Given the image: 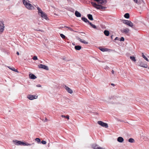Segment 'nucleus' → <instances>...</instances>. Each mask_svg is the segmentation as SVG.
<instances>
[{
  "label": "nucleus",
  "mask_w": 149,
  "mask_h": 149,
  "mask_svg": "<svg viewBox=\"0 0 149 149\" xmlns=\"http://www.w3.org/2000/svg\"><path fill=\"white\" fill-rule=\"evenodd\" d=\"M123 23L131 27H132L133 26V23L130 21L124 20H123Z\"/></svg>",
  "instance_id": "4"
},
{
  "label": "nucleus",
  "mask_w": 149,
  "mask_h": 149,
  "mask_svg": "<svg viewBox=\"0 0 149 149\" xmlns=\"http://www.w3.org/2000/svg\"><path fill=\"white\" fill-rule=\"evenodd\" d=\"M65 118L69 119V116L68 115H67L65 116Z\"/></svg>",
  "instance_id": "38"
},
{
  "label": "nucleus",
  "mask_w": 149,
  "mask_h": 149,
  "mask_svg": "<svg viewBox=\"0 0 149 149\" xmlns=\"http://www.w3.org/2000/svg\"><path fill=\"white\" fill-rule=\"evenodd\" d=\"M75 16L77 17H80L81 16V14L77 10L75 12Z\"/></svg>",
  "instance_id": "15"
},
{
  "label": "nucleus",
  "mask_w": 149,
  "mask_h": 149,
  "mask_svg": "<svg viewBox=\"0 0 149 149\" xmlns=\"http://www.w3.org/2000/svg\"><path fill=\"white\" fill-rule=\"evenodd\" d=\"M8 67L10 70H12L14 71L15 72H18V71H17V69H16L13 67H10V66H8Z\"/></svg>",
  "instance_id": "19"
},
{
  "label": "nucleus",
  "mask_w": 149,
  "mask_h": 149,
  "mask_svg": "<svg viewBox=\"0 0 149 149\" xmlns=\"http://www.w3.org/2000/svg\"><path fill=\"white\" fill-rule=\"evenodd\" d=\"M118 37H116L115 39V40H118Z\"/></svg>",
  "instance_id": "43"
},
{
  "label": "nucleus",
  "mask_w": 149,
  "mask_h": 149,
  "mask_svg": "<svg viewBox=\"0 0 149 149\" xmlns=\"http://www.w3.org/2000/svg\"><path fill=\"white\" fill-rule=\"evenodd\" d=\"M98 149H105V148H103L101 147H99Z\"/></svg>",
  "instance_id": "41"
},
{
  "label": "nucleus",
  "mask_w": 149,
  "mask_h": 149,
  "mask_svg": "<svg viewBox=\"0 0 149 149\" xmlns=\"http://www.w3.org/2000/svg\"><path fill=\"white\" fill-rule=\"evenodd\" d=\"M91 3L94 7L101 10H104L106 8V7L102 6L100 5L99 4H97L96 3L93 2H91Z\"/></svg>",
  "instance_id": "3"
},
{
  "label": "nucleus",
  "mask_w": 149,
  "mask_h": 149,
  "mask_svg": "<svg viewBox=\"0 0 149 149\" xmlns=\"http://www.w3.org/2000/svg\"><path fill=\"white\" fill-rule=\"evenodd\" d=\"M81 19L85 22H88V23L90 22L88 20V19L85 17H82L81 18Z\"/></svg>",
  "instance_id": "18"
},
{
  "label": "nucleus",
  "mask_w": 149,
  "mask_h": 149,
  "mask_svg": "<svg viewBox=\"0 0 149 149\" xmlns=\"http://www.w3.org/2000/svg\"><path fill=\"white\" fill-rule=\"evenodd\" d=\"M130 59L133 61L135 62L136 61L135 57L133 56H131L130 57Z\"/></svg>",
  "instance_id": "25"
},
{
  "label": "nucleus",
  "mask_w": 149,
  "mask_h": 149,
  "mask_svg": "<svg viewBox=\"0 0 149 149\" xmlns=\"http://www.w3.org/2000/svg\"><path fill=\"white\" fill-rule=\"evenodd\" d=\"M89 24H90V25L93 28L95 29L96 28V26L95 25L92 24L90 22L89 23Z\"/></svg>",
  "instance_id": "24"
},
{
  "label": "nucleus",
  "mask_w": 149,
  "mask_h": 149,
  "mask_svg": "<svg viewBox=\"0 0 149 149\" xmlns=\"http://www.w3.org/2000/svg\"><path fill=\"white\" fill-rule=\"evenodd\" d=\"M61 37L63 39H65V36L63 34H61L60 35Z\"/></svg>",
  "instance_id": "33"
},
{
  "label": "nucleus",
  "mask_w": 149,
  "mask_h": 149,
  "mask_svg": "<svg viewBox=\"0 0 149 149\" xmlns=\"http://www.w3.org/2000/svg\"><path fill=\"white\" fill-rule=\"evenodd\" d=\"M111 72L113 74H114V71H113V70H112L111 71Z\"/></svg>",
  "instance_id": "44"
},
{
  "label": "nucleus",
  "mask_w": 149,
  "mask_h": 149,
  "mask_svg": "<svg viewBox=\"0 0 149 149\" xmlns=\"http://www.w3.org/2000/svg\"><path fill=\"white\" fill-rule=\"evenodd\" d=\"M41 85L40 84H38V87H41Z\"/></svg>",
  "instance_id": "47"
},
{
  "label": "nucleus",
  "mask_w": 149,
  "mask_h": 149,
  "mask_svg": "<svg viewBox=\"0 0 149 149\" xmlns=\"http://www.w3.org/2000/svg\"><path fill=\"white\" fill-rule=\"evenodd\" d=\"M77 40H79V41L80 42H81L82 43H83L84 44H88V42H86V41H85L84 40H82V39H81L79 37H77Z\"/></svg>",
  "instance_id": "13"
},
{
  "label": "nucleus",
  "mask_w": 149,
  "mask_h": 149,
  "mask_svg": "<svg viewBox=\"0 0 149 149\" xmlns=\"http://www.w3.org/2000/svg\"><path fill=\"white\" fill-rule=\"evenodd\" d=\"M65 116L63 115L61 116V117L63 118H65Z\"/></svg>",
  "instance_id": "42"
},
{
  "label": "nucleus",
  "mask_w": 149,
  "mask_h": 149,
  "mask_svg": "<svg viewBox=\"0 0 149 149\" xmlns=\"http://www.w3.org/2000/svg\"><path fill=\"white\" fill-rule=\"evenodd\" d=\"M85 1L86 2V3L88 4L90 2L89 0H85Z\"/></svg>",
  "instance_id": "36"
},
{
  "label": "nucleus",
  "mask_w": 149,
  "mask_h": 149,
  "mask_svg": "<svg viewBox=\"0 0 149 149\" xmlns=\"http://www.w3.org/2000/svg\"><path fill=\"white\" fill-rule=\"evenodd\" d=\"M91 146L94 149H98L99 147L96 144H93Z\"/></svg>",
  "instance_id": "16"
},
{
  "label": "nucleus",
  "mask_w": 149,
  "mask_h": 149,
  "mask_svg": "<svg viewBox=\"0 0 149 149\" xmlns=\"http://www.w3.org/2000/svg\"><path fill=\"white\" fill-rule=\"evenodd\" d=\"M94 1H97L98 4L105 3L107 2L106 0H94Z\"/></svg>",
  "instance_id": "10"
},
{
  "label": "nucleus",
  "mask_w": 149,
  "mask_h": 149,
  "mask_svg": "<svg viewBox=\"0 0 149 149\" xmlns=\"http://www.w3.org/2000/svg\"><path fill=\"white\" fill-rule=\"evenodd\" d=\"M35 140L36 141H37V140H38V139H37V138H36L35 139Z\"/></svg>",
  "instance_id": "48"
},
{
  "label": "nucleus",
  "mask_w": 149,
  "mask_h": 149,
  "mask_svg": "<svg viewBox=\"0 0 149 149\" xmlns=\"http://www.w3.org/2000/svg\"><path fill=\"white\" fill-rule=\"evenodd\" d=\"M14 143L16 145H24V142L23 141H18L15 140V141H13Z\"/></svg>",
  "instance_id": "6"
},
{
  "label": "nucleus",
  "mask_w": 149,
  "mask_h": 149,
  "mask_svg": "<svg viewBox=\"0 0 149 149\" xmlns=\"http://www.w3.org/2000/svg\"><path fill=\"white\" fill-rule=\"evenodd\" d=\"M88 19L91 20H93L92 15L90 14H88L87 15Z\"/></svg>",
  "instance_id": "17"
},
{
  "label": "nucleus",
  "mask_w": 149,
  "mask_h": 149,
  "mask_svg": "<svg viewBox=\"0 0 149 149\" xmlns=\"http://www.w3.org/2000/svg\"><path fill=\"white\" fill-rule=\"evenodd\" d=\"M38 15L41 17L43 20L44 19L46 20H49L47 14L38 7Z\"/></svg>",
  "instance_id": "1"
},
{
  "label": "nucleus",
  "mask_w": 149,
  "mask_h": 149,
  "mask_svg": "<svg viewBox=\"0 0 149 149\" xmlns=\"http://www.w3.org/2000/svg\"><path fill=\"white\" fill-rule=\"evenodd\" d=\"M130 31L129 29L127 28L123 29L121 30V31L122 33L125 34L128 33Z\"/></svg>",
  "instance_id": "9"
},
{
  "label": "nucleus",
  "mask_w": 149,
  "mask_h": 149,
  "mask_svg": "<svg viewBox=\"0 0 149 149\" xmlns=\"http://www.w3.org/2000/svg\"><path fill=\"white\" fill-rule=\"evenodd\" d=\"M120 41H124V38L123 37H121L120 38Z\"/></svg>",
  "instance_id": "37"
},
{
  "label": "nucleus",
  "mask_w": 149,
  "mask_h": 149,
  "mask_svg": "<svg viewBox=\"0 0 149 149\" xmlns=\"http://www.w3.org/2000/svg\"><path fill=\"white\" fill-rule=\"evenodd\" d=\"M97 123L100 125L102 127H104L106 128H107L108 127V125L107 123H104L102 121H99L97 122Z\"/></svg>",
  "instance_id": "5"
},
{
  "label": "nucleus",
  "mask_w": 149,
  "mask_h": 149,
  "mask_svg": "<svg viewBox=\"0 0 149 149\" xmlns=\"http://www.w3.org/2000/svg\"><path fill=\"white\" fill-rule=\"evenodd\" d=\"M104 34L106 36H108L109 34V31L107 30H105L104 32Z\"/></svg>",
  "instance_id": "23"
},
{
  "label": "nucleus",
  "mask_w": 149,
  "mask_h": 149,
  "mask_svg": "<svg viewBox=\"0 0 149 149\" xmlns=\"http://www.w3.org/2000/svg\"><path fill=\"white\" fill-rule=\"evenodd\" d=\"M81 33H84V34H85V33H84V32H81Z\"/></svg>",
  "instance_id": "50"
},
{
  "label": "nucleus",
  "mask_w": 149,
  "mask_h": 149,
  "mask_svg": "<svg viewBox=\"0 0 149 149\" xmlns=\"http://www.w3.org/2000/svg\"><path fill=\"white\" fill-rule=\"evenodd\" d=\"M0 27H4V28L5 27L3 21H0Z\"/></svg>",
  "instance_id": "27"
},
{
  "label": "nucleus",
  "mask_w": 149,
  "mask_h": 149,
  "mask_svg": "<svg viewBox=\"0 0 149 149\" xmlns=\"http://www.w3.org/2000/svg\"><path fill=\"white\" fill-rule=\"evenodd\" d=\"M38 143H41V142H40V139L39 138H38Z\"/></svg>",
  "instance_id": "39"
},
{
  "label": "nucleus",
  "mask_w": 149,
  "mask_h": 149,
  "mask_svg": "<svg viewBox=\"0 0 149 149\" xmlns=\"http://www.w3.org/2000/svg\"><path fill=\"white\" fill-rule=\"evenodd\" d=\"M99 49L102 52H106L108 51V49L106 48H102L101 47H100Z\"/></svg>",
  "instance_id": "21"
},
{
  "label": "nucleus",
  "mask_w": 149,
  "mask_h": 149,
  "mask_svg": "<svg viewBox=\"0 0 149 149\" xmlns=\"http://www.w3.org/2000/svg\"><path fill=\"white\" fill-rule=\"evenodd\" d=\"M128 141L130 143H133L134 142V140L133 139L131 138L129 139Z\"/></svg>",
  "instance_id": "31"
},
{
  "label": "nucleus",
  "mask_w": 149,
  "mask_h": 149,
  "mask_svg": "<svg viewBox=\"0 0 149 149\" xmlns=\"http://www.w3.org/2000/svg\"><path fill=\"white\" fill-rule=\"evenodd\" d=\"M64 27L67 28L69 30L71 31H74V30H73V29L72 28H70L69 27H68V26H64Z\"/></svg>",
  "instance_id": "32"
},
{
  "label": "nucleus",
  "mask_w": 149,
  "mask_h": 149,
  "mask_svg": "<svg viewBox=\"0 0 149 149\" xmlns=\"http://www.w3.org/2000/svg\"><path fill=\"white\" fill-rule=\"evenodd\" d=\"M34 144V143H27L24 142V145L23 146H30Z\"/></svg>",
  "instance_id": "30"
},
{
  "label": "nucleus",
  "mask_w": 149,
  "mask_h": 149,
  "mask_svg": "<svg viewBox=\"0 0 149 149\" xmlns=\"http://www.w3.org/2000/svg\"><path fill=\"white\" fill-rule=\"evenodd\" d=\"M41 143L43 144H45L46 143V142L45 141L43 140L41 142V143Z\"/></svg>",
  "instance_id": "34"
},
{
  "label": "nucleus",
  "mask_w": 149,
  "mask_h": 149,
  "mask_svg": "<svg viewBox=\"0 0 149 149\" xmlns=\"http://www.w3.org/2000/svg\"><path fill=\"white\" fill-rule=\"evenodd\" d=\"M22 2L26 8L29 10H33L35 9L34 6L31 4V1L29 0H22Z\"/></svg>",
  "instance_id": "2"
},
{
  "label": "nucleus",
  "mask_w": 149,
  "mask_h": 149,
  "mask_svg": "<svg viewBox=\"0 0 149 149\" xmlns=\"http://www.w3.org/2000/svg\"><path fill=\"white\" fill-rule=\"evenodd\" d=\"M38 31H40L41 32H43V31L42 30H38Z\"/></svg>",
  "instance_id": "49"
},
{
  "label": "nucleus",
  "mask_w": 149,
  "mask_h": 149,
  "mask_svg": "<svg viewBox=\"0 0 149 149\" xmlns=\"http://www.w3.org/2000/svg\"><path fill=\"white\" fill-rule=\"evenodd\" d=\"M64 88L67 90V91L70 94H72L73 93L72 90L68 87L65 86Z\"/></svg>",
  "instance_id": "12"
},
{
  "label": "nucleus",
  "mask_w": 149,
  "mask_h": 149,
  "mask_svg": "<svg viewBox=\"0 0 149 149\" xmlns=\"http://www.w3.org/2000/svg\"><path fill=\"white\" fill-rule=\"evenodd\" d=\"M133 1L136 3H137L138 2V0H133Z\"/></svg>",
  "instance_id": "40"
},
{
  "label": "nucleus",
  "mask_w": 149,
  "mask_h": 149,
  "mask_svg": "<svg viewBox=\"0 0 149 149\" xmlns=\"http://www.w3.org/2000/svg\"><path fill=\"white\" fill-rule=\"evenodd\" d=\"M81 47L80 46L77 45L74 47V49L77 50H79L81 49Z\"/></svg>",
  "instance_id": "22"
},
{
  "label": "nucleus",
  "mask_w": 149,
  "mask_h": 149,
  "mask_svg": "<svg viewBox=\"0 0 149 149\" xmlns=\"http://www.w3.org/2000/svg\"><path fill=\"white\" fill-rule=\"evenodd\" d=\"M139 63L140 64L139 65L141 67L145 68H147L148 67L147 65L146 64H144L142 61H140Z\"/></svg>",
  "instance_id": "11"
},
{
  "label": "nucleus",
  "mask_w": 149,
  "mask_h": 149,
  "mask_svg": "<svg viewBox=\"0 0 149 149\" xmlns=\"http://www.w3.org/2000/svg\"><path fill=\"white\" fill-rule=\"evenodd\" d=\"M30 78L32 79H35L36 78V77L33 74H31L29 75Z\"/></svg>",
  "instance_id": "20"
},
{
  "label": "nucleus",
  "mask_w": 149,
  "mask_h": 149,
  "mask_svg": "<svg viewBox=\"0 0 149 149\" xmlns=\"http://www.w3.org/2000/svg\"><path fill=\"white\" fill-rule=\"evenodd\" d=\"M142 57L146 61H148L149 60L148 59V58L143 54V53H142Z\"/></svg>",
  "instance_id": "29"
},
{
  "label": "nucleus",
  "mask_w": 149,
  "mask_h": 149,
  "mask_svg": "<svg viewBox=\"0 0 149 149\" xmlns=\"http://www.w3.org/2000/svg\"><path fill=\"white\" fill-rule=\"evenodd\" d=\"M16 54L18 55H19V52H17Z\"/></svg>",
  "instance_id": "45"
},
{
  "label": "nucleus",
  "mask_w": 149,
  "mask_h": 149,
  "mask_svg": "<svg viewBox=\"0 0 149 149\" xmlns=\"http://www.w3.org/2000/svg\"><path fill=\"white\" fill-rule=\"evenodd\" d=\"M148 58H149V56H148Z\"/></svg>",
  "instance_id": "52"
},
{
  "label": "nucleus",
  "mask_w": 149,
  "mask_h": 149,
  "mask_svg": "<svg viewBox=\"0 0 149 149\" xmlns=\"http://www.w3.org/2000/svg\"><path fill=\"white\" fill-rule=\"evenodd\" d=\"M111 38H112V36H111Z\"/></svg>",
  "instance_id": "51"
},
{
  "label": "nucleus",
  "mask_w": 149,
  "mask_h": 149,
  "mask_svg": "<svg viewBox=\"0 0 149 149\" xmlns=\"http://www.w3.org/2000/svg\"><path fill=\"white\" fill-rule=\"evenodd\" d=\"M4 27H0V33H1L4 30Z\"/></svg>",
  "instance_id": "28"
},
{
  "label": "nucleus",
  "mask_w": 149,
  "mask_h": 149,
  "mask_svg": "<svg viewBox=\"0 0 149 149\" xmlns=\"http://www.w3.org/2000/svg\"><path fill=\"white\" fill-rule=\"evenodd\" d=\"M117 141L119 142L122 143L124 139L121 137H119L117 138Z\"/></svg>",
  "instance_id": "14"
},
{
  "label": "nucleus",
  "mask_w": 149,
  "mask_h": 149,
  "mask_svg": "<svg viewBox=\"0 0 149 149\" xmlns=\"http://www.w3.org/2000/svg\"><path fill=\"white\" fill-rule=\"evenodd\" d=\"M111 85L113 86H115V85L113 84H111Z\"/></svg>",
  "instance_id": "46"
},
{
  "label": "nucleus",
  "mask_w": 149,
  "mask_h": 149,
  "mask_svg": "<svg viewBox=\"0 0 149 149\" xmlns=\"http://www.w3.org/2000/svg\"><path fill=\"white\" fill-rule=\"evenodd\" d=\"M27 98L31 100H33L37 98V96L33 95H32L30 94L27 95Z\"/></svg>",
  "instance_id": "7"
},
{
  "label": "nucleus",
  "mask_w": 149,
  "mask_h": 149,
  "mask_svg": "<svg viewBox=\"0 0 149 149\" xmlns=\"http://www.w3.org/2000/svg\"><path fill=\"white\" fill-rule=\"evenodd\" d=\"M124 16L126 18H129L130 17L129 14L128 13H126L125 14Z\"/></svg>",
  "instance_id": "26"
},
{
  "label": "nucleus",
  "mask_w": 149,
  "mask_h": 149,
  "mask_svg": "<svg viewBox=\"0 0 149 149\" xmlns=\"http://www.w3.org/2000/svg\"><path fill=\"white\" fill-rule=\"evenodd\" d=\"M33 59L34 60H37V56H34L33 58Z\"/></svg>",
  "instance_id": "35"
},
{
  "label": "nucleus",
  "mask_w": 149,
  "mask_h": 149,
  "mask_svg": "<svg viewBox=\"0 0 149 149\" xmlns=\"http://www.w3.org/2000/svg\"><path fill=\"white\" fill-rule=\"evenodd\" d=\"M38 67L39 68L43 69L46 70H49V68L47 66L43 65L42 64H40L38 65Z\"/></svg>",
  "instance_id": "8"
}]
</instances>
